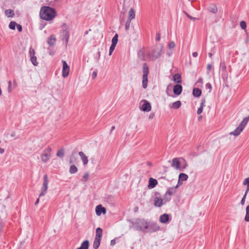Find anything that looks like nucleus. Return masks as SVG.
<instances>
[{"label":"nucleus","mask_w":249,"mask_h":249,"mask_svg":"<svg viewBox=\"0 0 249 249\" xmlns=\"http://www.w3.org/2000/svg\"><path fill=\"white\" fill-rule=\"evenodd\" d=\"M158 184V181L156 179L152 178H150L149 179V184L148 187L150 189L154 188L156 185Z\"/></svg>","instance_id":"nucleus-16"},{"label":"nucleus","mask_w":249,"mask_h":249,"mask_svg":"<svg viewBox=\"0 0 249 249\" xmlns=\"http://www.w3.org/2000/svg\"><path fill=\"white\" fill-rule=\"evenodd\" d=\"M56 16L55 10L49 6H43L40 11V18L45 20H51Z\"/></svg>","instance_id":"nucleus-1"},{"label":"nucleus","mask_w":249,"mask_h":249,"mask_svg":"<svg viewBox=\"0 0 249 249\" xmlns=\"http://www.w3.org/2000/svg\"><path fill=\"white\" fill-rule=\"evenodd\" d=\"M52 148L48 146L43 150V153L40 155L41 161L44 163L47 162L51 158Z\"/></svg>","instance_id":"nucleus-5"},{"label":"nucleus","mask_w":249,"mask_h":249,"mask_svg":"<svg viewBox=\"0 0 249 249\" xmlns=\"http://www.w3.org/2000/svg\"><path fill=\"white\" fill-rule=\"evenodd\" d=\"M48 178L47 175H45L43 177V183L42 185V187L41 188V193L39 196V197L45 195L46 193L47 190L48 189Z\"/></svg>","instance_id":"nucleus-7"},{"label":"nucleus","mask_w":249,"mask_h":249,"mask_svg":"<svg viewBox=\"0 0 249 249\" xmlns=\"http://www.w3.org/2000/svg\"><path fill=\"white\" fill-rule=\"evenodd\" d=\"M203 79L202 78H199L197 80V83H202Z\"/></svg>","instance_id":"nucleus-62"},{"label":"nucleus","mask_w":249,"mask_h":249,"mask_svg":"<svg viewBox=\"0 0 249 249\" xmlns=\"http://www.w3.org/2000/svg\"><path fill=\"white\" fill-rule=\"evenodd\" d=\"M56 41V39L54 35H51L48 39L47 42L50 46H53L54 45Z\"/></svg>","instance_id":"nucleus-20"},{"label":"nucleus","mask_w":249,"mask_h":249,"mask_svg":"<svg viewBox=\"0 0 249 249\" xmlns=\"http://www.w3.org/2000/svg\"><path fill=\"white\" fill-rule=\"evenodd\" d=\"M182 184V180H180L178 178V184L176 186V188H178V187L181 185Z\"/></svg>","instance_id":"nucleus-57"},{"label":"nucleus","mask_w":249,"mask_h":249,"mask_svg":"<svg viewBox=\"0 0 249 249\" xmlns=\"http://www.w3.org/2000/svg\"><path fill=\"white\" fill-rule=\"evenodd\" d=\"M178 188H176V186L175 187H170L168 189V190H167V193L169 195H170L171 196H172V195L175 194L177 192V189Z\"/></svg>","instance_id":"nucleus-22"},{"label":"nucleus","mask_w":249,"mask_h":249,"mask_svg":"<svg viewBox=\"0 0 249 249\" xmlns=\"http://www.w3.org/2000/svg\"><path fill=\"white\" fill-rule=\"evenodd\" d=\"M89 178V174L88 173H86L84 174V175L83 176L82 181H84L85 182H86L88 178Z\"/></svg>","instance_id":"nucleus-43"},{"label":"nucleus","mask_w":249,"mask_h":249,"mask_svg":"<svg viewBox=\"0 0 249 249\" xmlns=\"http://www.w3.org/2000/svg\"><path fill=\"white\" fill-rule=\"evenodd\" d=\"M181 105V102L180 101H177L172 103L170 107L174 109H178L180 107Z\"/></svg>","instance_id":"nucleus-28"},{"label":"nucleus","mask_w":249,"mask_h":249,"mask_svg":"<svg viewBox=\"0 0 249 249\" xmlns=\"http://www.w3.org/2000/svg\"><path fill=\"white\" fill-rule=\"evenodd\" d=\"M103 234V230L100 228H97L96 230V235L95 239L101 240Z\"/></svg>","instance_id":"nucleus-17"},{"label":"nucleus","mask_w":249,"mask_h":249,"mask_svg":"<svg viewBox=\"0 0 249 249\" xmlns=\"http://www.w3.org/2000/svg\"><path fill=\"white\" fill-rule=\"evenodd\" d=\"M144 53L145 52L144 49L140 50L138 53L139 58L142 60H145Z\"/></svg>","instance_id":"nucleus-25"},{"label":"nucleus","mask_w":249,"mask_h":249,"mask_svg":"<svg viewBox=\"0 0 249 249\" xmlns=\"http://www.w3.org/2000/svg\"><path fill=\"white\" fill-rule=\"evenodd\" d=\"M203 108L202 107H199L197 109V113L198 114H201L203 111Z\"/></svg>","instance_id":"nucleus-55"},{"label":"nucleus","mask_w":249,"mask_h":249,"mask_svg":"<svg viewBox=\"0 0 249 249\" xmlns=\"http://www.w3.org/2000/svg\"><path fill=\"white\" fill-rule=\"evenodd\" d=\"M135 17V12L133 8H131L128 12V19L131 21Z\"/></svg>","instance_id":"nucleus-24"},{"label":"nucleus","mask_w":249,"mask_h":249,"mask_svg":"<svg viewBox=\"0 0 249 249\" xmlns=\"http://www.w3.org/2000/svg\"><path fill=\"white\" fill-rule=\"evenodd\" d=\"M30 57L35 56V52L34 49L31 47L29 49Z\"/></svg>","instance_id":"nucleus-44"},{"label":"nucleus","mask_w":249,"mask_h":249,"mask_svg":"<svg viewBox=\"0 0 249 249\" xmlns=\"http://www.w3.org/2000/svg\"><path fill=\"white\" fill-rule=\"evenodd\" d=\"M247 195V194H246V192H245V193L241 201V204L242 205H244L245 204V199H246Z\"/></svg>","instance_id":"nucleus-48"},{"label":"nucleus","mask_w":249,"mask_h":249,"mask_svg":"<svg viewBox=\"0 0 249 249\" xmlns=\"http://www.w3.org/2000/svg\"><path fill=\"white\" fill-rule=\"evenodd\" d=\"M4 152V150L3 148H1L0 147V153L2 154Z\"/></svg>","instance_id":"nucleus-64"},{"label":"nucleus","mask_w":249,"mask_h":249,"mask_svg":"<svg viewBox=\"0 0 249 249\" xmlns=\"http://www.w3.org/2000/svg\"><path fill=\"white\" fill-rule=\"evenodd\" d=\"M116 45L111 44L109 48V55H110L114 50Z\"/></svg>","instance_id":"nucleus-45"},{"label":"nucleus","mask_w":249,"mask_h":249,"mask_svg":"<svg viewBox=\"0 0 249 249\" xmlns=\"http://www.w3.org/2000/svg\"><path fill=\"white\" fill-rule=\"evenodd\" d=\"M205 88L206 89H209V91H208L209 93L211 92L212 87V85L210 83H207L206 84Z\"/></svg>","instance_id":"nucleus-47"},{"label":"nucleus","mask_w":249,"mask_h":249,"mask_svg":"<svg viewBox=\"0 0 249 249\" xmlns=\"http://www.w3.org/2000/svg\"><path fill=\"white\" fill-rule=\"evenodd\" d=\"M73 152L72 153L71 156V157L70 158V163H73L75 161V158H74L73 157Z\"/></svg>","instance_id":"nucleus-51"},{"label":"nucleus","mask_w":249,"mask_h":249,"mask_svg":"<svg viewBox=\"0 0 249 249\" xmlns=\"http://www.w3.org/2000/svg\"><path fill=\"white\" fill-rule=\"evenodd\" d=\"M17 27L18 30L19 32H21L22 31V26L20 25L17 24Z\"/></svg>","instance_id":"nucleus-56"},{"label":"nucleus","mask_w":249,"mask_h":249,"mask_svg":"<svg viewBox=\"0 0 249 249\" xmlns=\"http://www.w3.org/2000/svg\"><path fill=\"white\" fill-rule=\"evenodd\" d=\"M62 63H63V69H62V75L64 78H66L68 76V75L69 74L70 67L65 61L63 60Z\"/></svg>","instance_id":"nucleus-8"},{"label":"nucleus","mask_w":249,"mask_h":249,"mask_svg":"<svg viewBox=\"0 0 249 249\" xmlns=\"http://www.w3.org/2000/svg\"><path fill=\"white\" fill-rule=\"evenodd\" d=\"M227 71L226 66L224 64H221V71Z\"/></svg>","instance_id":"nucleus-52"},{"label":"nucleus","mask_w":249,"mask_h":249,"mask_svg":"<svg viewBox=\"0 0 249 249\" xmlns=\"http://www.w3.org/2000/svg\"><path fill=\"white\" fill-rule=\"evenodd\" d=\"M160 34H157L156 38V40L157 41H160Z\"/></svg>","instance_id":"nucleus-59"},{"label":"nucleus","mask_w":249,"mask_h":249,"mask_svg":"<svg viewBox=\"0 0 249 249\" xmlns=\"http://www.w3.org/2000/svg\"><path fill=\"white\" fill-rule=\"evenodd\" d=\"M92 78L93 79L95 78V77L97 76V72L96 71H94L92 73Z\"/></svg>","instance_id":"nucleus-58"},{"label":"nucleus","mask_w":249,"mask_h":249,"mask_svg":"<svg viewBox=\"0 0 249 249\" xmlns=\"http://www.w3.org/2000/svg\"><path fill=\"white\" fill-rule=\"evenodd\" d=\"M181 77L180 74L177 73L173 77V80L175 82L179 84L181 82Z\"/></svg>","instance_id":"nucleus-26"},{"label":"nucleus","mask_w":249,"mask_h":249,"mask_svg":"<svg viewBox=\"0 0 249 249\" xmlns=\"http://www.w3.org/2000/svg\"><path fill=\"white\" fill-rule=\"evenodd\" d=\"M243 184L244 185H247V188L245 192H246V194H248L249 191V178L245 179V180L244 181Z\"/></svg>","instance_id":"nucleus-38"},{"label":"nucleus","mask_w":249,"mask_h":249,"mask_svg":"<svg viewBox=\"0 0 249 249\" xmlns=\"http://www.w3.org/2000/svg\"><path fill=\"white\" fill-rule=\"evenodd\" d=\"M163 53V47L160 46L158 50H152L147 52V55L151 60H155L158 58Z\"/></svg>","instance_id":"nucleus-2"},{"label":"nucleus","mask_w":249,"mask_h":249,"mask_svg":"<svg viewBox=\"0 0 249 249\" xmlns=\"http://www.w3.org/2000/svg\"><path fill=\"white\" fill-rule=\"evenodd\" d=\"M193 94L195 97H199L201 94V90L198 88H194L193 90Z\"/></svg>","instance_id":"nucleus-23"},{"label":"nucleus","mask_w":249,"mask_h":249,"mask_svg":"<svg viewBox=\"0 0 249 249\" xmlns=\"http://www.w3.org/2000/svg\"><path fill=\"white\" fill-rule=\"evenodd\" d=\"M208 10L213 13H216L217 12V8L216 6L214 4L211 5L208 8Z\"/></svg>","instance_id":"nucleus-29"},{"label":"nucleus","mask_w":249,"mask_h":249,"mask_svg":"<svg viewBox=\"0 0 249 249\" xmlns=\"http://www.w3.org/2000/svg\"><path fill=\"white\" fill-rule=\"evenodd\" d=\"M116 244V241L115 239H113L110 241V245L111 246H114Z\"/></svg>","instance_id":"nucleus-60"},{"label":"nucleus","mask_w":249,"mask_h":249,"mask_svg":"<svg viewBox=\"0 0 249 249\" xmlns=\"http://www.w3.org/2000/svg\"><path fill=\"white\" fill-rule=\"evenodd\" d=\"M78 155L81 158L83 165H86L88 163V159L87 156L82 151L79 152L78 153Z\"/></svg>","instance_id":"nucleus-14"},{"label":"nucleus","mask_w":249,"mask_h":249,"mask_svg":"<svg viewBox=\"0 0 249 249\" xmlns=\"http://www.w3.org/2000/svg\"><path fill=\"white\" fill-rule=\"evenodd\" d=\"M78 171L77 168L74 165L70 166L69 172L71 174H74Z\"/></svg>","instance_id":"nucleus-35"},{"label":"nucleus","mask_w":249,"mask_h":249,"mask_svg":"<svg viewBox=\"0 0 249 249\" xmlns=\"http://www.w3.org/2000/svg\"><path fill=\"white\" fill-rule=\"evenodd\" d=\"M175 46V43L173 41L170 42L168 44V47L169 49L174 48Z\"/></svg>","instance_id":"nucleus-50"},{"label":"nucleus","mask_w":249,"mask_h":249,"mask_svg":"<svg viewBox=\"0 0 249 249\" xmlns=\"http://www.w3.org/2000/svg\"><path fill=\"white\" fill-rule=\"evenodd\" d=\"M184 164L183 166H181V162L179 161L178 158H174L172 160L171 166L176 170L179 171H183L187 166L185 160L183 159Z\"/></svg>","instance_id":"nucleus-3"},{"label":"nucleus","mask_w":249,"mask_h":249,"mask_svg":"<svg viewBox=\"0 0 249 249\" xmlns=\"http://www.w3.org/2000/svg\"><path fill=\"white\" fill-rule=\"evenodd\" d=\"M100 243H101L100 240L94 239V241L93 245V248L94 249H97L100 245Z\"/></svg>","instance_id":"nucleus-34"},{"label":"nucleus","mask_w":249,"mask_h":249,"mask_svg":"<svg viewBox=\"0 0 249 249\" xmlns=\"http://www.w3.org/2000/svg\"><path fill=\"white\" fill-rule=\"evenodd\" d=\"M57 157L63 158L64 156V151L63 149H61L58 150L56 153Z\"/></svg>","instance_id":"nucleus-41"},{"label":"nucleus","mask_w":249,"mask_h":249,"mask_svg":"<svg viewBox=\"0 0 249 249\" xmlns=\"http://www.w3.org/2000/svg\"><path fill=\"white\" fill-rule=\"evenodd\" d=\"M5 14L8 17H13L14 16V11L12 10L8 9L5 10Z\"/></svg>","instance_id":"nucleus-31"},{"label":"nucleus","mask_w":249,"mask_h":249,"mask_svg":"<svg viewBox=\"0 0 249 249\" xmlns=\"http://www.w3.org/2000/svg\"><path fill=\"white\" fill-rule=\"evenodd\" d=\"M148 75H142V87L146 89L147 87Z\"/></svg>","instance_id":"nucleus-27"},{"label":"nucleus","mask_w":249,"mask_h":249,"mask_svg":"<svg viewBox=\"0 0 249 249\" xmlns=\"http://www.w3.org/2000/svg\"><path fill=\"white\" fill-rule=\"evenodd\" d=\"M212 68V66L211 64H209L207 65V73L208 74L209 73V71H211Z\"/></svg>","instance_id":"nucleus-53"},{"label":"nucleus","mask_w":249,"mask_h":249,"mask_svg":"<svg viewBox=\"0 0 249 249\" xmlns=\"http://www.w3.org/2000/svg\"><path fill=\"white\" fill-rule=\"evenodd\" d=\"M245 220L247 222H249V205L246 207Z\"/></svg>","instance_id":"nucleus-36"},{"label":"nucleus","mask_w":249,"mask_h":249,"mask_svg":"<svg viewBox=\"0 0 249 249\" xmlns=\"http://www.w3.org/2000/svg\"><path fill=\"white\" fill-rule=\"evenodd\" d=\"M188 178V175L184 173H180L178 176L179 180H182V181L187 180Z\"/></svg>","instance_id":"nucleus-30"},{"label":"nucleus","mask_w":249,"mask_h":249,"mask_svg":"<svg viewBox=\"0 0 249 249\" xmlns=\"http://www.w3.org/2000/svg\"><path fill=\"white\" fill-rule=\"evenodd\" d=\"M171 199V196L169 195L167 192H166L165 194H164L163 196V199L164 200V202L165 203H167V202L169 201Z\"/></svg>","instance_id":"nucleus-32"},{"label":"nucleus","mask_w":249,"mask_h":249,"mask_svg":"<svg viewBox=\"0 0 249 249\" xmlns=\"http://www.w3.org/2000/svg\"><path fill=\"white\" fill-rule=\"evenodd\" d=\"M165 204L163 198L156 197L154 199V205L155 207H160L162 205Z\"/></svg>","instance_id":"nucleus-11"},{"label":"nucleus","mask_w":249,"mask_h":249,"mask_svg":"<svg viewBox=\"0 0 249 249\" xmlns=\"http://www.w3.org/2000/svg\"><path fill=\"white\" fill-rule=\"evenodd\" d=\"M243 130V129L242 128L238 126L233 131L230 132V134L237 136L240 134Z\"/></svg>","instance_id":"nucleus-18"},{"label":"nucleus","mask_w":249,"mask_h":249,"mask_svg":"<svg viewBox=\"0 0 249 249\" xmlns=\"http://www.w3.org/2000/svg\"><path fill=\"white\" fill-rule=\"evenodd\" d=\"M205 99H203L201 101V105L200 107H202L203 108V107L205 106Z\"/></svg>","instance_id":"nucleus-54"},{"label":"nucleus","mask_w":249,"mask_h":249,"mask_svg":"<svg viewBox=\"0 0 249 249\" xmlns=\"http://www.w3.org/2000/svg\"><path fill=\"white\" fill-rule=\"evenodd\" d=\"M221 72V77L224 81L226 80L228 77V73L227 71H224Z\"/></svg>","instance_id":"nucleus-37"},{"label":"nucleus","mask_w":249,"mask_h":249,"mask_svg":"<svg viewBox=\"0 0 249 249\" xmlns=\"http://www.w3.org/2000/svg\"><path fill=\"white\" fill-rule=\"evenodd\" d=\"M182 90V87L181 85L177 84L173 88V92L175 94L179 95L181 94Z\"/></svg>","instance_id":"nucleus-13"},{"label":"nucleus","mask_w":249,"mask_h":249,"mask_svg":"<svg viewBox=\"0 0 249 249\" xmlns=\"http://www.w3.org/2000/svg\"><path fill=\"white\" fill-rule=\"evenodd\" d=\"M143 104L142 105L141 109L143 111L148 112L151 109V106L150 104L146 101V100H143Z\"/></svg>","instance_id":"nucleus-10"},{"label":"nucleus","mask_w":249,"mask_h":249,"mask_svg":"<svg viewBox=\"0 0 249 249\" xmlns=\"http://www.w3.org/2000/svg\"><path fill=\"white\" fill-rule=\"evenodd\" d=\"M160 227L156 223L153 222H148V229H146L147 231L148 232H155L158 231Z\"/></svg>","instance_id":"nucleus-9"},{"label":"nucleus","mask_w":249,"mask_h":249,"mask_svg":"<svg viewBox=\"0 0 249 249\" xmlns=\"http://www.w3.org/2000/svg\"><path fill=\"white\" fill-rule=\"evenodd\" d=\"M249 121V115L247 117L245 118L240 124H239V126H240L241 128H242L243 129L244 128L245 126L247 125L248 122Z\"/></svg>","instance_id":"nucleus-21"},{"label":"nucleus","mask_w":249,"mask_h":249,"mask_svg":"<svg viewBox=\"0 0 249 249\" xmlns=\"http://www.w3.org/2000/svg\"><path fill=\"white\" fill-rule=\"evenodd\" d=\"M135 226L137 230L145 231L148 229V222L143 219H138L136 220Z\"/></svg>","instance_id":"nucleus-4"},{"label":"nucleus","mask_w":249,"mask_h":249,"mask_svg":"<svg viewBox=\"0 0 249 249\" xmlns=\"http://www.w3.org/2000/svg\"><path fill=\"white\" fill-rule=\"evenodd\" d=\"M149 73V69L146 63L143 65V75H148Z\"/></svg>","instance_id":"nucleus-33"},{"label":"nucleus","mask_w":249,"mask_h":249,"mask_svg":"<svg viewBox=\"0 0 249 249\" xmlns=\"http://www.w3.org/2000/svg\"><path fill=\"white\" fill-rule=\"evenodd\" d=\"M193 56L195 57H196L198 55V53L197 52H194L192 54Z\"/></svg>","instance_id":"nucleus-61"},{"label":"nucleus","mask_w":249,"mask_h":249,"mask_svg":"<svg viewBox=\"0 0 249 249\" xmlns=\"http://www.w3.org/2000/svg\"><path fill=\"white\" fill-rule=\"evenodd\" d=\"M30 60H31V61L32 62V64L34 66H36L38 65V62L37 61L36 57V56H33L30 57Z\"/></svg>","instance_id":"nucleus-39"},{"label":"nucleus","mask_w":249,"mask_h":249,"mask_svg":"<svg viewBox=\"0 0 249 249\" xmlns=\"http://www.w3.org/2000/svg\"><path fill=\"white\" fill-rule=\"evenodd\" d=\"M89 241L88 240H85L82 243L80 247L76 249H89Z\"/></svg>","instance_id":"nucleus-19"},{"label":"nucleus","mask_w":249,"mask_h":249,"mask_svg":"<svg viewBox=\"0 0 249 249\" xmlns=\"http://www.w3.org/2000/svg\"><path fill=\"white\" fill-rule=\"evenodd\" d=\"M169 220V215L166 213L163 214L160 217V221L162 223H167Z\"/></svg>","instance_id":"nucleus-15"},{"label":"nucleus","mask_w":249,"mask_h":249,"mask_svg":"<svg viewBox=\"0 0 249 249\" xmlns=\"http://www.w3.org/2000/svg\"><path fill=\"white\" fill-rule=\"evenodd\" d=\"M130 22H131V21H130L129 20H127L126 21V22H125V27L126 30H127L129 29V28L130 27Z\"/></svg>","instance_id":"nucleus-49"},{"label":"nucleus","mask_w":249,"mask_h":249,"mask_svg":"<svg viewBox=\"0 0 249 249\" xmlns=\"http://www.w3.org/2000/svg\"><path fill=\"white\" fill-rule=\"evenodd\" d=\"M62 39L65 40L67 43L69 38V29L68 26L66 24H63L62 26V31L61 34Z\"/></svg>","instance_id":"nucleus-6"},{"label":"nucleus","mask_w":249,"mask_h":249,"mask_svg":"<svg viewBox=\"0 0 249 249\" xmlns=\"http://www.w3.org/2000/svg\"><path fill=\"white\" fill-rule=\"evenodd\" d=\"M240 26L242 29H245L247 27V24L245 21H242L240 22Z\"/></svg>","instance_id":"nucleus-46"},{"label":"nucleus","mask_w":249,"mask_h":249,"mask_svg":"<svg viewBox=\"0 0 249 249\" xmlns=\"http://www.w3.org/2000/svg\"><path fill=\"white\" fill-rule=\"evenodd\" d=\"M185 14H186V15L187 16V17H188L189 18H190V19H195V18H193L192 17H191V16H190L189 15H188V14H187L186 13H185Z\"/></svg>","instance_id":"nucleus-63"},{"label":"nucleus","mask_w":249,"mask_h":249,"mask_svg":"<svg viewBox=\"0 0 249 249\" xmlns=\"http://www.w3.org/2000/svg\"><path fill=\"white\" fill-rule=\"evenodd\" d=\"M118 34H116L114 36H113V38L112 39V44H113V45H116L117 44V42H118Z\"/></svg>","instance_id":"nucleus-40"},{"label":"nucleus","mask_w":249,"mask_h":249,"mask_svg":"<svg viewBox=\"0 0 249 249\" xmlns=\"http://www.w3.org/2000/svg\"><path fill=\"white\" fill-rule=\"evenodd\" d=\"M16 26H17V23L15 21H11L9 25V27L10 29L12 30H15L16 28Z\"/></svg>","instance_id":"nucleus-42"},{"label":"nucleus","mask_w":249,"mask_h":249,"mask_svg":"<svg viewBox=\"0 0 249 249\" xmlns=\"http://www.w3.org/2000/svg\"><path fill=\"white\" fill-rule=\"evenodd\" d=\"M95 211L96 214L99 216L102 213L105 214L106 213V209L105 208L102 207L101 205H99L96 206Z\"/></svg>","instance_id":"nucleus-12"}]
</instances>
